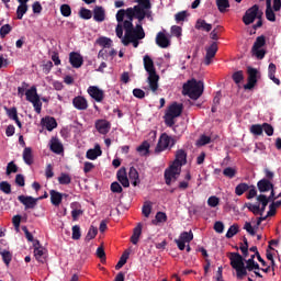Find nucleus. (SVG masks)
Wrapping results in <instances>:
<instances>
[{"instance_id":"f257e3e1","label":"nucleus","mask_w":281,"mask_h":281,"mask_svg":"<svg viewBox=\"0 0 281 281\" xmlns=\"http://www.w3.org/2000/svg\"><path fill=\"white\" fill-rule=\"evenodd\" d=\"M188 154L183 149H179L176 155V160L173 164L166 169L165 171V179L168 186L171 184L172 179L177 180L180 176L181 167L187 164Z\"/></svg>"},{"instance_id":"f03ea898","label":"nucleus","mask_w":281,"mask_h":281,"mask_svg":"<svg viewBox=\"0 0 281 281\" xmlns=\"http://www.w3.org/2000/svg\"><path fill=\"white\" fill-rule=\"evenodd\" d=\"M135 2H137L138 5L128 8L125 11V15L128 18V20L133 21V19L136 18L139 22H142L145 18H151L153 12L150 11V0H135Z\"/></svg>"},{"instance_id":"7ed1b4c3","label":"nucleus","mask_w":281,"mask_h":281,"mask_svg":"<svg viewBox=\"0 0 281 281\" xmlns=\"http://www.w3.org/2000/svg\"><path fill=\"white\" fill-rule=\"evenodd\" d=\"M204 92V83L195 79L189 80L183 85V94L192 100H198Z\"/></svg>"},{"instance_id":"20e7f679","label":"nucleus","mask_w":281,"mask_h":281,"mask_svg":"<svg viewBox=\"0 0 281 281\" xmlns=\"http://www.w3.org/2000/svg\"><path fill=\"white\" fill-rule=\"evenodd\" d=\"M263 12L259 11V5L255 4L252 8L246 10V13L244 14V18L241 21H244V24L250 25L255 22L256 19H262Z\"/></svg>"},{"instance_id":"39448f33","label":"nucleus","mask_w":281,"mask_h":281,"mask_svg":"<svg viewBox=\"0 0 281 281\" xmlns=\"http://www.w3.org/2000/svg\"><path fill=\"white\" fill-rule=\"evenodd\" d=\"M176 140L170 137L168 134L164 133L158 142V145L156 147V153H161L168 148H171L172 146H175Z\"/></svg>"},{"instance_id":"423d86ee","label":"nucleus","mask_w":281,"mask_h":281,"mask_svg":"<svg viewBox=\"0 0 281 281\" xmlns=\"http://www.w3.org/2000/svg\"><path fill=\"white\" fill-rule=\"evenodd\" d=\"M194 238V235L192 233V231L190 232H182L179 239H175V243L178 245V248L180 250H184L186 249V244L191 243Z\"/></svg>"},{"instance_id":"0eeeda50","label":"nucleus","mask_w":281,"mask_h":281,"mask_svg":"<svg viewBox=\"0 0 281 281\" xmlns=\"http://www.w3.org/2000/svg\"><path fill=\"white\" fill-rule=\"evenodd\" d=\"M258 82V70L248 67V83L244 85V90H252Z\"/></svg>"},{"instance_id":"6e6552de","label":"nucleus","mask_w":281,"mask_h":281,"mask_svg":"<svg viewBox=\"0 0 281 281\" xmlns=\"http://www.w3.org/2000/svg\"><path fill=\"white\" fill-rule=\"evenodd\" d=\"M18 200L25 206V210L34 209L38 201V199L30 195H19Z\"/></svg>"},{"instance_id":"1a4fd4ad","label":"nucleus","mask_w":281,"mask_h":281,"mask_svg":"<svg viewBox=\"0 0 281 281\" xmlns=\"http://www.w3.org/2000/svg\"><path fill=\"white\" fill-rule=\"evenodd\" d=\"M231 267L235 270L245 267L244 258L239 252H231Z\"/></svg>"},{"instance_id":"9d476101","label":"nucleus","mask_w":281,"mask_h":281,"mask_svg":"<svg viewBox=\"0 0 281 281\" xmlns=\"http://www.w3.org/2000/svg\"><path fill=\"white\" fill-rule=\"evenodd\" d=\"M88 93L97 102H102L104 99V91L99 89L97 86H91L88 88Z\"/></svg>"},{"instance_id":"9b49d317","label":"nucleus","mask_w":281,"mask_h":281,"mask_svg":"<svg viewBox=\"0 0 281 281\" xmlns=\"http://www.w3.org/2000/svg\"><path fill=\"white\" fill-rule=\"evenodd\" d=\"M218 50V45L216 42H213L210 47H206L205 65L209 66L212 63V59L215 57Z\"/></svg>"},{"instance_id":"f8f14e48","label":"nucleus","mask_w":281,"mask_h":281,"mask_svg":"<svg viewBox=\"0 0 281 281\" xmlns=\"http://www.w3.org/2000/svg\"><path fill=\"white\" fill-rule=\"evenodd\" d=\"M257 189H259V192L265 193L274 190V184L270 180L263 178L257 182Z\"/></svg>"},{"instance_id":"ddd939ff","label":"nucleus","mask_w":281,"mask_h":281,"mask_svg":"<svg viewBox=\"0 0 281 281\" xmlns=\"http://www.w3.org/2000/svg\"><path fill=\"white\" fill-rule=\"evenodd\" d=\"M95 128L102 135H106L111 130V123L106 120H98L95 122Z\"/></svg>"},{"instance_id":"4468645a","label":"nucleus","mask_w":281,"mask_h":281,"mask_svg":"<svg viewBox=\"0 0 281 281\" xmlns=\"http://www.w3.org/2000/svg\"><path fill=\"white\" fill-rule=\"evenodd\" d=\"M49 193H50V202L55 206H59L60 205L64 196L68 198V194H66V193L63 194V193H60V192H58L56 190H50Z\"/></svg>"},{"instance_id":"2eb2a0df","label":"nucleus","mask_w":281,"mask_h":281,"mask_svg":"<svg viewBox=\"0 0 281 281\" xmlns=\"http://www.w3.org/2000/svg\"><path fill=\"white\" fill-rule=\"evenodd\" d=\"M72 104L77 110L85 111L88 109V101L86 98L78 95L72 100Z\"/></svg>"},{"instance_id":"dca6fc26","label":"nucleus","mask_w":281,"mask_h":281,"mask_svg":"<svg viewBox=\"0 0 281 281\" xmlns=\"http://www.w3.org/2000/svg\"><path fill=\"white\" fill-rule=\"evenodd\" d=\"M182 111H183V104H179L175 102L169 106L167 114L178 117L182 114Z\"/></svg>"},{"instance_id":"f3484780","label":"nucleus","mask_w":281,"mask_h":281,"mask_svg":"<svg viewBox=\"0 0 281 281\" xmlns=\"http://www.w3.org/2000/svg\"><path fill=\"white\" fill-rule=\"evenodd\" d=\"M69 61L74 68H80L83 64V58L80 54L72 52L69 56Z\"/></svg>"},{"instance_id":"a211bd4d","label":"nucleus","mask_w":281,"mask_h":281,"mask_svg":"<svg viewBox=\"0 0 281 281\" xmlns=\"http://www.w3.org/2000/svg\"><path fill=\"white\" fill-rule=\"evenodd\" d=\"M156 43L159 47L161 48H167L170 46V41L168 40V37L166 36L165 33L162 32H159L157 34V37H156Z\"/></svg>"},{"instance_id":"6ab92c4d","label":"nucleus","mask_w":281,"mask_h":281,"mask_svg":"<svg viewBox=\"0 0 281 281\" xmlns=\"http://www.w3.org/2000/svg\"><path fill=\"white\" fill-rule=\"evenodd\" d=\"M117 180L122 183L124 188L130 187V180L127 178V172L124 167L117 171Z\"/></svg>"},{"instance_id":"aec40b11","label":"nucleus","mask_w":281,"mask_h":281,"mask_svg":"<svg viewBox=\"0 0 281 281\" xmlns=\"http://www.w3.org/2000/svg\"><path fill=\"white\" fill-rule=\"evenodd\" d=\"M144 67H145V70L148 72V75L157 72L154 65V60L148 55L144 57Z\"/></svg>"},{"instance_id":"412c9836","label":"nucleus","mask_w":281,"mask_h":281,"mask_svg":"<svg viewBox=\"0 0 281 281\" xmlns=\"http://www.w3.org/2000/svg\"><path fill=\"white\" fill-rule=\"evenodd\" d=\"M50 150L58 155L64 151V146L57 137H53L50 140Z\"/></svg>"},{"instance_id":"4be33fe9","label":"nucleus","mask_w":281,"mask_h":281,"mask_svg":"<svg viewBox=\"0 0 281 281\" xmlns=\"http://www.w3.org/2000/svg\"><path fill=\"white\" fill-rule=\"evenodd\" d=\"M93 19L95 22H103L105 20V10L102 7L97 5L93 9Z\"/></svg>"},{"instance_id":"5701e85b","label":"nucleus","mask_w":281,"mask_h":281,"mask_svg":"<svg viewBox=\"0 0 281 281\" xmlns=\"http://www.w3.org/2000/svg\"><path fill=\"white\" fill-rule=\"evenodd\" d=\"M42 124L46 127L47 131L52 132L54 128L57 127V122L54 117L46 116L42 120Z\"/></svg>"},{"instance_id":"b1692460","label":"nucleus","mask_w":281,"mask_h":281,"mask_svg":"<svg viewBox=\"0 0 281 281\" xmlns=\"http://www.w3.org/2000/svg\"><path fill=\"white\" fill-rule=\"evenodd\" d=\"M148 83L150 89L156 92L159 88L158 81H159V76L157 75V72L154 74H148Z\"/></svg>"},{"instance_id":"393cba45","label":"nucleus","mask_w":281,"mask_h":281,"mask_svg":"<svg viewBox=\"0 0 281 281\" xmlns=\"http://www.w3.org/2000/svg\"><path fill=\"white\" fill-rule=\"evenodd\" d=\"M101 155H102V150L99 144H97L93 149H89L87 151V158L90 160H95Z\"/></svg>"},{"instance_id":"a878e982","label":"nucleus","mask_w":281,"mask_h":281,"mask_svg":"<svg viewBox=\"0 0 281 281\" xmlns=\"http://www.w3.org/2000/svg\"><path fill=\"white\" fill-rule=\"evenodd\" d=\"M266 19L270 22H276V13L271 8V0H266Z\"/></svg>"},{"instance_id":"bb28decb","label":"nucleus","mask_w":281,"mask_h":281,"mask_svg":"<svg viewBox=\"0 0 281 281\" xmlns=\"http://www.w3.org/2000/svg\"><path fill=\"white\" fill-rule=\"evenodd\" d=\"M23 159L26 165L31 166L34 162V156L31 147H25L23 151Z\"/></svg>"},{"instance_id":"cd10ccee","label":"nucleus","mask_w":281,"mask_h":281,"mask_svg":"<svg viewBox=\"0 0 281 281\" xmlns=\"http://www.w3.org/2000/svg\"><path fill=\"white\" fill-rule=\"evenodd\" d=\"M195 29L196 30H202V31H205V32H211L213 26H212V24L206 23L205 20L200 19L196 22Z\"/></svg>"},{"instance_id":"c85d7f7f","label":"nucleus","mask_w":281,"mask_h":281,"mask_svg":"<svg viewBox=\"0 0 281 281\" xmlns=\"http://www.w3.org/2000/svg\"><path fill=\"white\" fill-rule=\"evenodd\" d=\"M257 201H259V203L261 204V207H259L260 215H263L266 207L269 204L267 200V195L266 194L257 195Z\"/></svg>"},{"instance_id":"c756f323","label":"nucleus","mask_w":281,"mask_h":281,"mask_svg":"<svg viewBox=\"0 0 281 281\" xmlns=\"http://www.w3.org/2000/svg\"><path fill=\"white\" fill-rule=\"evenodd\" d=\"M142 228H143V225L140 223L134 228L133 236L131 237V241L134 245H136L139 240V237L142 235Z\"/></svg>"},{"instance_id":"7c9ffc66","label":"nucleus","mask_w":281,"mask_h":281,"mask_svg":"<svg viewBox=\"0 0 281 281\" xmlns=\"http://www.w3.org/2000/svg\"><path fill=\"white\" fill-rule=\"evenodd\" d=\"M25 95H26V100L30 101L31 103L40 98V95L37 94V89L34 86L26 91Z\"/></svg>"},{"instance_id":"2f4dec72","label":"nucleus","mask_w":281,"mask_h":281,"mask_svg":"<svg viewBox=\"0 0 281 281\" xmlns=\"http://www.w3.org/2000/svg\"><path fill=\"white\" fill-rule=\"evenodd\" d=\"M130 179L133 180L132 184L134 187H136L140 182L139 173L136 170V168H134V167H131V169H130Z\"/></svg>"},{"instance_id":"473e14b6","label":"nucleus","mask_w":281,"mask_h":281,"mask_svg":"<svg viewBox=\"0 0 281 281\" xmlns=\"http://www.w3.org/2000/svg\"><path fill=\"white\" fill-rule=\"evenodd\" d=\"M216 5L221 13H225L231 8L229 0H216Z\"/></svg>"},{"instance_id":"72a5a7b5","label":"nucleus","mask_w":281,"mask_h":281,"mask_svg":"<svg viewBox=\"0 0 281 281\" xmlns=\"http://www.w3.org/2000/svg\"><path fill=\"white\" fill-rule=\"evenodd\" d=\"M128 258H130V251L125 250L122 257L120 258V261L115 266L116 271H119L120 269H122V267H124V265H126Z\"/></svg>"},{"instance_id":"f704fd0d","label":"nucleus","mask_w":281,"mask_h":281,"mask_svg":"<svg viewBox=\"0 0 281 281\" xmlns=\"http://www.w3.org/2000/svg\"><path fill=\"white\" fill-rule=\"evenodd\" d=\"M146 34H143L140 36V34L133 29L132 31H130V35L125 34V37L123 40H143L145 38Z\"/></svg>"},{"instance_id":"c9c22d12","label":"nucleus","mask_w":281,"mask_h":281,"mask_svg":"<svg viewBox=\"0 0 281 281\" xmlns=\"http://www.w3.org/2000/svg\"><path fill=\"white\" fill-rule=\"evenodd\" d=\"M34 256H35V258L40 261V262H42V263H44L45 262V252H44V249L42 248V247H35V249H34Z\"/></svg>"},{"instance_id":"e433bc0d","label":"nucleus","mask_w":281,"mask_h":281,"mask_svg":"<svg viewBox=\"0 0 281 281\" xmlns=\"http://www.w3.org/2000/svg\"><path fill=\"white\" fill-rule=\"evenodd\" d=\"M266 37L263 35L257 37V40H255V44H252V50L260 49L266 45Z\"/></svg>"},{"instance_id":"4c0bfd02","label":"nucleus","mask_w":281,"mask_h":281,"mask_svg":"<svg viewBox=\"0 0 281 281\" xmlns=\"http://www.w3.org/2000/svg\"><path fill=\"white\" fill-rule=\"evenodd\" d=\"M150 145L147 140H145L140 146L137 147V151L142 156H147L149 154Z\"/></svg>"},{"instance_id":"58836bf2","label":"nucleus","mask_w":281,"mask_h":281,"mask_svg":"<svg viewBox=\"0 0 281 281\" xmlns=\"http://www.w3.org/2000/svg\"><path fill=\"white\" fill-rule=\"evenodd\" d=\"M250 189L249 184L247 183H239L237 187H235V194L243 195L246 191Z\"/></svg>"},{"instance_id":"ea45409f","label":"nucleus","mask_w":281,"mask_h":281,"mask_svg":"<svg viewBox=\"0 0 281 281\" xmlns=\"http://www.w3.org/2000/svg\"><path fill=\"white\" fill-rule=\"evenodd\" d=\"M27 10H29L27 4L20 3V5L18 7V10H16V18L19 20H22L23 15L27 12Z\"/></svg>"},{"instance_id":"a19ab883","label":"nucleus","mask_w":281,"mask_h":281,"mask_svg":"<svg viewBox=\"0 0 281 281\" xmlns=\"http://www.w3.org/2000/svg\"><path fill=\"white\" fill-rule=\"evenodd\" d=\"M239 232V225L233 224L231 227H228V232H226V238L234 237Z\"/></svg>"},{"instance_id":"79ce46f5","label":"nucleus","mask_w":281,"mask_h":281,"mask_svg":"<svg viewBox=\"0 0 281 281\" xmlns=\"http://www.w3.org/2000/svg\"><path fill=\"white\" fill-rule=\"evenodd\" d=\"M0 254L2 256L5 267H10V262L12 260V254L9 250H3Z\"/></svg>"},{"instance_id":"37998d69","label":"nucleus","mask_w":281,"mask_h":281,"mask_svg":"<svg viewBox=\"0 0 281 281\" xmlns=\"http://www.w3.org/2000/svg\"><path fill=\"white\" fill-rule=\"evenodd\" d=\"M245 205L252 214L260 215V204L246 203Z\"/></svg>"},{"instance_id":"c03bdc74","label":"nucleus","mask_w":281,"mask_h":281,"mask_svg":"<svg viewBox=\"0 0 281 281\" xmlns=\"http://www.w3.org/2000/svg\"><path fill=\"white\" fill-rule=\"evenodd\" d=\"M246 269H248V271H252L254 269L260 270V266L255 260L248 259L246 260Z\"/></svg>"},{"instance_id":"a18cd8bd","label":"nucleus","mask_w":281,"mask_h":281,"mask_svg":"<svg viewBox=\"0 0 281 281\" xmlns=\"http://www.w3.org/2000/svg\"><path fill=\"white\" fill-rule=\"evenodd\" d=\"M97 43L104 48H110L112 46V41L108 37H100Z\"/></svg>"},{"instance_id":"49530a36","label":"nucleus","mask_w":281,"mask_h":281,"mask_svg":"<svg viewBox=\"0 0 281 281\" xmlns=\"http://www.w3.org/2000/svg\"><path fill=\"white\" fill-rule=\"evenodd\" d=\"M5 111H7V115L9 116L10 120L15 121L16 119H19L18 110L15 106L10 108V109L5 108Z\"/></svg>"},{"instance_id":"de8ad7c7","label":"nucleus","mask_w":281,"mask_h":281,"mask_svg":"<svg viewBox=\"0 0 281 281\" xmlns=\"http://www.w3.org/2000/svg\"><path fill=\"white\" fill-rule=\"evenodd\" d=\"M250 133H252V135H257L260 136L263 133V127L260 124H255L252 126H250Z\"/></svg>"},{"instance_id":"09e8293b","label":"nucleus","mask_w":281,"mask_h":281,"mask_svg":"<svg viewBox=\"0 0 281 281\" xmlns=\"http://www.w3.org/2000/svg\"><path fill=\"white\" fill-rule=\"evenodd\" d=\"M244 79L245 76L243 70L235 71V74H233V81H235V83L239 85Z\"/></svg>"},{"instance_id":"8fccbe9b","label":"nucleus","mask_w":281,"mask_h":281,"mask_svg":"<svg viewBox=\"0 0 281 281\" xmlns=\"http://www.w3.org/2000/svg\"><path fill=\"white\" fill-rule=\"evenodd\" d=\"M222 173H224V176L228 179H233L236 176L237 171L232 167H226Z\"/></svg>"},{"instance_id":"3c124183","label":"nucleus","mask_w":281,"mask_h":281,"mask_svg":"<svg viewBox=\"0 0 281 281\" xmlns=\"http://www.w3.org/2000/svg\"><path fill=\"white\" fill-rule=\"evenodd\" d=\"M122 26L125 29V35L130 36L131 31L134 29L133 21L128 19L124 21Z\"/></svg>"},{"instance_id":"603ef678","label":"nucleus","mask_w":281,"mask_h":281,"mask_svg":"<svg viewBox=\"0 0 281 281\" xmlns=\"http://www.w3.org/2000/svg\"><path fill=\"white\" fill-rule=\"evenodd\" d=\"M58 181L60 184H69L71 182V178L68 173H61Z\"/></svg>"},{"instance_id":"864d4df0","label":"nucleus","mask_w":281,"mask_h":281,"mask_svg":"<svg viewBox=\"0 0 281 281\" xmlns=\"http://www.w3.org/2000/svg\"><path fill=\"white\" fill-rule=\"evenodd\" d=\"M97 234H98V228L94 226H91L86 236V240L89 241V240L93 239L97 236Z\"/></svg>"},{"instance_id":"5fc2aeb1","label":"nucleus","mask_w":281,"mask_h":281,"mask_svg":"<svg viewBox=\"0 0 281 281\" xmlns=\"http://www.w3.org/2000/svg\"><path fill=\"white\" fill-rule=\"evenodd\" d=\"M235 271H237V278L239 280H243V278H245V276H247V266H243L241 268H237Z\"/></svg>"},{"instance_id":"6e6d98bb","label":"nucleus","mask_w":281,"mask_h":281,"mask_svg":"<svg viewBox=\"0 0 281 281\" xmlns=\"http://www.w3.org/2000/svg\"><path fill=\"white\" fill-rule=\"evenodd\" d=\"M60 12H61V15H64L65 18H68L71 15V8L68 4H63L60 7Z\"/></svg>"},{"instance_id":"4d7b16f0","label":"nucleus","mask_w":281,"mask_h":281,"mask_svg":"<svg viewBox=\"0 0 281 281\" xmlns=\"http://www.w3.org/2000/svg\"><path fill=\"white\" fill-rule=\"evenodd\" d=\"M0 190L2 192H4L5 194H10L11 193V184L7 181H2L0 183Z\"/></svg>"},{"instance_id":"13d9d810","label":"nucleus","mask_w":281,"mask_h":281,"mask_svg":"<svg viewBox=\"0 0 281 281\" xmlns=\"http://www.w3.org/2000/svg\"><path fill=\"white\" fill-rule=\"evenodd\" d=\"M81 237V231L79 225L72 227V239L78 240Z\"/></svg>"},{"instance_id":"bf43d9fd","label":"nucleus","mask_w":281,"mask_h":281,"mask_svg":"<svg viewBox=\"0 0 281 281\" xmlns=\"http://www.w3.org/2000/svg\"><path fill=\"white\" fill-rule=\"evenodd\" d=\"M177 116H173V115H171V114H168V113H166V115H165V122H166V124H167V126H169V127H172L173 125H175V119H176Z\"/></svg>"},{"instance_id":"052dcab7","label":"nucleus","mask_w":281,"mask_h":281,"mask_svg":"<svg viewBox=\"0 0 281 281\" xmlns=\"http://www.w3.org/2000/svg\"><path fill=\"white\" fill-rule=\"evenodd\" d=\"M80 16L85 20H90L92 18V12L88 9L82 8L80 10Z\"/></svg>"},{"instance_id":"680f3d73","label":"nucleus","mask_w":281,"mask_h":281,"mask_svg":"<svg viewBox=\"0 0 281 281\" xmlns=\"http://www.w3.org/2000/svg\"><path fill=\"white\" fill-rule=\"evenodd\" d=\"M211 143V137L206 135H202L201 138L198 140V146H204Z\"/></svg>"},{"instance_id":"e2e57ef3","label":"nucleus","mask_w":281,"mask_h":281,"mask_svg":"<svg viewBox=\"0 0 281 281\" xmlns=\"http://www.w3.org/2000/svg\"><path fill=\"white\" fill-rule=\"evenodd\" d=\"M262 127H263V132H266V135H268V136H272L273 135L274 128H273L272 125H270L268 123H263Z\"/></svg>"},{"instance_id":"0e129e2a","label":"nucleus","mask_w":281,"mask_h":281,"mask_svg":"<svg viewBox=\"0 0 281 281\" xmlns=\"http://www.w3.org/2000/svg\"><path fill=\"white\" fill-rule=\"evenodd\" d=\"M11 31H12V27H11L9 24L3 25V26L0 29V35H1V37L4 38L5 35H8Z\"/></svg>"},{"instance_id":"69168bd1","label":"nucleus","mask_w":281,"mask_h":281,"mask_svg":"<svg viewBox=\"0 0 281 281\" xmlns=\"http://www.w3.org/2000/svg\"><path fill=\"white\" fill-rule=\"evenodd\" d=\"M111 191L114 193H122L123 188L119 182L115 181L111 184Z\"/></svg>"},{"instance_id":"338daca9","label":"nucleus","mask_w":281,"mask_h":281,"mask_svg":"<svg viewBox=\"0 0 281 281\" xmlns=\"http://www.w3.org/2000/svg\"><path fill=\"white\" fill-rule=\"evenodd\" d=\"M12 172H18V166L13 161L9 162L7 167V175H10Z\"/></svg>"},{"instance_id":"774afa93","label":"nucleus","mask_w":281,"mask_h":281,"mask_svg":"<svg viewBox=\"0 0 281 281\" xmlns=\"http://www.w3.org/2000/svg\"><path fill=\"white\" fill-rule=\"evenodd\" d=\"M209 205L212 207H216L220 204V199L215 195L211 196L207 201Z\"/></svg>"}]
</instances>
